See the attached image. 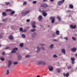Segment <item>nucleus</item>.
<instances>
[{
  "label": "nucleus",
  "mask_w": 77,
  "mask_h": 77,
  "mask_svg": "<svg viewBox=\"0 0 77 77\" xmlns=\"http://www.w3.org/2000/svg\"><path fill=\"white\" fill-rule=\"evenodd\" d=\"M2 15L3 16H6V13L5 12H3L2 13Z\"/></svg>",
  "instance_id": "nucleus-21"
},
{
  "label": "nucleus",
  "mask_w": 77,
  "mask_h": 77,
  "mask_svg": "<svg viewBox=\"0 0 77 77\" xmlns=\"http://www.w3.org/2000/svg\"><path fill=\"white\" fill-rule=\"evenodd\" d=\"M48 0H43V2H47V1H48Z\"/></svg>",
  "instance_id": "nucleus-54"
},
{
  "label": "nucleus",
  "mask_w": 77,
  "mask_h": 77,
  "mask_svg": "<svg viewBox=\"0 0 77 77\" xmlns=\"http://www.w3.org/2000/svg\"><path fill=\"white\" fill-rule=\"evenodd\" d=\"M25 57H26L27 58H28L29 57H30V55H26V56Z\"/></svg>",
  "instance_id": "nucleus-41"
},
{
  "label": "nucleus",
  "mask_w": 77,
  "mask_h": 77,
  "mask_svg": "<svg viewBox=\"0 0 77 77\" xmlns=\"http://www.w3.org/2000/svg\"><path fill=\"white\" fill-rule=\"evenodd\" d=\"M42 12L43 13V15L44 17H47V14L45 13L46 12V11L42 10Z\"/></svg>",
  "instance_id": "nucleus-5"
},
{
  "label": "nucleus",
  "mask_w": 77,
  "mask_h": 77,
  "mask_svg": "<svg viewBox=\"0 0 77 77\" xmlns=\"http://www.w3.org/2000/svg\"><path fill=\"white\" fill-rule=\"evenodd\" d=\"M69 8H70V9H72V8H73V5L72 4H70L69 5Z\"/></svg>",
  "instance_id": "nucleus-19"
},
{
  "label": "nucleus",
  "mask_w": 77,
  "mask_h": 77,
  "mask_svg": "<svg viewBox=\"0 0 77 77\" xmlns=\"http://www.w3.org/2000/svg\"><path fill=\"white\" fill-rule=\"evenodd\" d=\"M54 19V18L53 17H51L50 18V20H51Z\"/></svg>",
  "instance_id": "nucleus-33"
},
{
  "label": "nucleus",
  "mask_w": 77,
  "mask_h": 77,
  "mask_svg": "<svg viewBox=\"0 0 77 77\" xmlns=\"http://www.w3.org/2000/svg\"><path fill=\"white\" fill-rule=\"evenodd\" d=\"M42 17L41 16H39V17L38 20L39 21H41L42 20Z\"/></svg>",
  "instance_id": "nucleus-10"
},
{
  "label": "nucleus",
  "mask_w": 77,
  "mask_h": 77,
  "mask_svg": "<svg viewBox=\"0 0 77 77\" xmlns=\"http://www.w3.org/2000/svg\"><path fill=\"white\" fill-rule=\"evenodd\" d=\"M19 30L20 32H23V28H20L19 29Z\"/></svg>",
  "instance_id": "nucleus-24"
},
{
  "label": "nucleus",
  "mask_w": 77,
  "mask_h": 77,
  "mask_svg": "<svg viewBox=\"0 0 77 77\" xmlns=\"http://www.w3.org/2000/svg\"><path fill=\"white\" fill-rule=\"evenodd\" d=\"M59 31L57 30L56 31V35H59Z\"/></svg>",
  "instance_id": "nucleus-20"
},
{
  "label": "nucleus",
  "mask_w": 77,
  "mask_h": 77,
  "mask_svg": "<svg viewBox=\"0 0 77 77\" xmlns=\"http://www.w3.org/2000/svg\"><path fill=\"white\" fill-rule=\"evenodd\" d=\"M30 31H31V32H35V31H36V29H31L30 30Z\"/></svg>",
  "instance_id": "nucleus-15"
},
{
  "label": "nucleus",
  "mask_w": 77,
  "mask_h": 77,
  "mask_svg": "<svg viewBox=\"0 0 77 77\" xmlns=\"http://www.w3.org/2000/svg\"><path fill=\"white\" fill-rule=\"evenodd\" d=\"M75 56H77V54H76L75 55Z\"/></svg>",
  "instance_id": "nucleus-63"
},
{
  "label": "nucleus",
  "mask_w": 77,
  "mask_h": 77,
  "mask_svg": "<svg viewBox=\"0 0 77 77\" xmlns=\"http://www.w3.org/2000/svg\"><path fill=\"white\" fill-rule=\"evenodd\" d=\"M58 72L59 73L60 72V70L59 69H57Z\"/></svg>",
  "instance_id": "nucleus-39"
},
{
  "label": "nucleus",
  "mask_w": 77,
  "mask_h": 77,
  "mask_svg": "<svg viewBox=\"0 0 77 77\" xmlns=\"http://www.w3.org/2000/svg\"><path fill=\"white\" fill-rule=\"evenodd\" d=\"M23 45H24V44H23V43H22L20 44V47H23Z\"/></svg>",
  "instance_id": "nucleus-23"
},
{
  "label": "nucleus",
  "mask_w": 77,
  "mask_h": 77,
  "mask_svg": "<svg viewBox=\"0 0 77 77\" xmlns=\"http://www.w3.org/2000/svg\"><path fill=\"white\" fill-rule=\"evenodd\" d=\"M54 47V45H53L52 44L50 46V48H51V49H53Z\"/></svg>",
  "instance_id": "nucleus-17"
},
{
  "label": "nucleus",
  "mask_w": 77,
  "mask_h": 77,
  "mask_svg": "<svg viewBox=\"0 0 77 77\" xmlns=\"http://www.w3.org/2000/svg\"><path fill=\"white\" fill-rule=\"evenodd\" d=\"M52 35L53 36V37L54 38H55V37H56V35H55V34H52Z\"/></svg>",
  "instance_id": "nucleus-48"
},
{
  "label": "nucleus",
  "mask_w": 77,
  "mask_h": 77,
  "mask_svg": "<svg viewBox=\"0 0 77 77\" xmlns=\"http://www.w3.org/2000/svg\"><path fill=\"white\" fill-rule=\"evenodd\" d=\"M9 70H7V72H6V75H9Z\"/></svg>",
  "instance_id": "nucleus-27"
},
{
  "label": "nucleus",
  "mask_w": 77,
  "mask_h": 77,
  "mask_svg": "<svg viewBox=\"0 0 77 77\" xmlns=\"http://www.w3.org/2000/svg\"><path fill=\"white\" fill-rule=\"evenodd\" d=\"M64 76L65 77V76H66V74H65V73H63V74Z\"/></svg>",
  "instance_id": "nucleus-55"
},
{
  "label": "nucleus",
  "mask_w": 77,
  "mask_h": 77,
  "mask_svg": "<svg viewBox=\"0 0 77 77\" xmlns=\"http://www.w3.org/2000/svg\"><path fill=\"white\" fill-rule=\"evenodd\" d=\"M48 27H50V26L48 25Z\"/></svg>",
  "instance_id": "nucleus-62"
},
{
  "label": "nucleus",
  "mask_w": 77,
  "mask_h": 77,
  "mask_svg": "<svg viewBox=\"0 0 77 77\" xmlns=\"http://www.w3.org/2000/svg\"><path fill=\"white\" fill-rule=\"evenodd\" d=\"M2 21L3 22H5V21H6V19H2Z\"/></svg>",
  "instance_id": "nucleus-45"
},
{
  "label": "nucleus",
  "mask_w": 77,
  "mask_h": 77,
  "mask_svg": "<svg viewBox=\"0 0 77 77\" xmlns=\"http://www.w3.org/2000/svg\"><path fill=\"white\" fill-rule=\"evenodd\" d=\"M33 24H36V22H34Z\"/></svg>",
  "instance_id": "nucleus-59"
},
{
  "label": "nucleus",
  "mask_w": 77,
  "mask_h": 77,
  "mask_svg": "<svg viewBox=\"0 0 77 77\" xmlns=\"http://www.w3.org/2000/svg\"><path fill=\"white\" fill-rule=\"evenodd\" d=\"M69 73H66V77H68V76H69Z\"/></svg>",
  "instance_id": "nucleus-37"
},
{
  "label": "nucleus",
  "mask_w": 77,
  "mask_h": 77,
  "mask_svg": "<svg viewBox=\"0 0 77 77\" xmlns=\"http://www.w3.org/2000/svg\"><path fill=\"white\" fill-rule=\"evenodd\" d=\"M68 68L69 69H71V66H69L68 67Z\"/></svg>",
  "instance_id": "nucleus-56"
},
{
  "label": "nucleus",
  "mask_w": 77,
  "mask_h": 77,
  "mask_svg": "<svg viewBox=\"0 0 77 77\" xmlns=\"http://www.w3.org/2000/svg\"><path fill=\"white\" fill-rule=\"evenodd\" d=\"M50 1L51 2H53V1H54V0H50Z\"/></svg>",
  "instance_id": "nucleus-60"
},
{
  "label": "nucleus",
  "mask_w": 77,
  "mask_h": 77,
  "mask_svg": "<svg viewBox=\"0 0 77 77\" xmlns=\"http://www.w3.org/2000/svg\"><path fill=\"white\" fill-rule=\"evenodd\" d=\"M26 4H27V2H25L23 3V5H26Z\"/></svg>",
  "instance_id": "nucleus-46"
},
{
  "label": "nucleus",
  "mask_w": 77,
  "mask_h": 77,
  "mask_svg": "<svg viewBox=\"0 0 77 77\" xmlns=\"http://www.w3.org/2000/svg\"><path fill=\"white\" fill-rule=\"evenodd\" d=\"M32 27L33 28H36V26L35 25L33 24L32 25Z\"/></svg>",
  "instance_id": "nucleus-26"
},
{
  "label": "nucleus",
  "mask_w": 77,
  "mask_h": 77,
  "mask_svg": "<svg viewBox=\"0 0 77 77\" xmlns=\"http://www.w3.org/2000/svg\"><path fill=\"white\" fill-rule=\"evenodd\" d=\"M43 50H45V49H44V47H42L41 48Z\"/></svg>",
  "instance_id": "nucleus-53"
},
{
  "label": "nucleus",
  "mask_w": 77,
  "mask_h": 77,
  "mask_svg": "<svg viewBox=\"0 0 77 77\" xmlns=\"http://www.w3.org/2000/svg\"><path fill=\"white\" fill-rule=\"evenodd\" d=\"M38 11L39 12H41V13H42V11L41 10V9L38 10Z\"/></svg>",
  "instance_id": "nucleus-50"
},
{
  "label": "nucleus",
  "mask_w": 77,
  "mask_h": 77,
  "mask_svg": "<svg viewBox=\"0 0 77 77\" xmlns=\"http://www.w3.org/2000/svg\"><path fill=\"white\" fill-rule=\"evenodd\" d=\"M40 45L41 46H44V45H45V44H41Z\"/></svg>",
  "instance_id": "nucleus-51"
},
{
  "label": "nucleus",
  "mask_w": 77,
  "mask_h": 77,
  "mask_svg": "<svg viewBox=\"0 0 77 77\" xmlns=\"http://www.w3.org/2000/svg\"><path fill=\"white\" fill-rule=\"evenodd\" d=\"M23 32H27V30L26 29H24L23 30Z\"/></svg>",
  "instance_id": "nucleus-36"
},
{
  "label": "nucleus",
  "mask_w": 77,
  "mask_h": 77,
  "mask_svg": "<svg viewBox=\"0 0 77 77\" xmlns=\"http://www.w3.org/2000/svg\"><path fill=\"white\" fill-rule=\"evenodd\" d=\"M62 1H63V2H65V0H63Z\"/></svg>",
  "instance_id": "nucleus-61"
},
{
  "label": "nucleus",
  "mask_w": 77,
  "mask_h": 77,
  "mask_svg": "<svg viewBox=\"0 0 77 77\" xmlns=\"http://www.w3.org/2000/svg\"><path fill=\"white\" fill-rule=\"evenodd\" d=\"M3 35H4V34L3 33H2L0 34V39H1V38H3Z\"/></svg>",
  "instance_id": "nucleus-13"
},
{
  "label": "nucleus",
  "mask_w": 77,
  "mask_h": 77,
  "mask_svg": "<svg viewBox=\"0 0 77 77\" xmlns=\"http://www.w3.org/2000/svg\"><path fill=\"white\" fill-rule=\"evenodd\" d=\"M9 38L10 39H13V37L11 35L9 37Z\"/></svg>",
  "instance_id": "nucleus-31"
},
{
  "label": "nucleus",
  "mask_w": 77,
  "mask_h": 77,
  "mask_svg": "<svg viewBox=\"0 0 77 77\" xmlns=\"http://www.w3.org/2000/svg\"><path fill=\"white\" fill-rule=\"evenodd\" d=\"M0 59L2 61H4V60H5V58L2 57H1L0 58Z\"/></svg>",
  "instance_id": "nucleus-25"
},
{
  "label": "nucleus",
  "mask_w": 77,
  "mask_h": 77,
  "mask_svg": "<svg viewBox=\"0 0 77 77\" xmlns=\"http://www.w3.org/2000/svg\"><path fill=\"white\" fill-rule=\"evenodd\" d=\"M71 59L72 60V61H75V59H74V57L71 58Z\"/></svg>",
  "instance_id": "nucleus-28"
},
{
  "label": "nucleus",
  "mask_w": 77,
  "mask_h": 77,
  "mask_svg": "<svg viewBox=\"0 0 77 77\" xmlns=\"http://www.w3.org/2000/svg\"><path fill=\"white\" fill-rule=\"evenodd\" d=\"M37 51H36L37 53H38V52H39V51H40V48H39L37 47Z\"/></svg>",
  "instance_id": "nucleus-16"
},
{
  "label": "nucleus",
  "mask_w": 77,
  "mask_h": 77,
  "mask_svg": "<svg viewBox=\"0 0 77 77\" xmlns=\"http://www.w3.org/2000/svg\"><path fill=\"white\" fill-rule=\"evenodd\" d=\"M12 64V61L11 60H9L8 62V67H10V66Z\"/></svg>",
  "instance_id": "nucleus-7"
},
{
  "label": "nucleus",
  "mask_w": 77,
  "mask_h": 77,
  "mask_svg": "<svg viewBox=\"0 0 77 77\" xmlns=\"http://www.w3.org/2000/svg\"><path fill=\"white\" fill-rule=\"evenodd\" d=\"M71 50L73 52H75L77 50V49L76 48H74L71 49Z\"/></svg>",
  "instance_id": "nucleus-11"
},
{
  "label": "nucleus",
  "mask_w": 77,
  "mask_h": 77,
  "mask_svg": "<svg viewBox=\"0 0 77 77\" xmlns=\"http://www.w3.org/2000/svg\"><path fill=\"white\" fill-rule=\"evenodd\" d=\"M2 55H3L4 56L5 55V52H3L2 53Z\"/></svg>",
  "instance_id": "nucleus-49"
},
{
  "label": "nucleus",
  "mask_w": 77,
  "mask_h": 77,
  "mask_svg": "<svg viewBox=\"0 0 77 77\" xmlns=\"http://www.w3.org/2000/svg\"><path fill=\"white\" fill-rule=\"evenodd\" d=\"M64 39H66V41H67V40L68 39V37H64Z\"/></svg>",
  "instance_id": "nucleus-47"
},
{
  "label": "nucleus",
  "mask_w": 77,
  "mask_h": 77,
  "mask_svg": "<svg viewBox=\"0 0 77 77\" xmlns=\"http://www.w3.org/2000/svg\"><path fill=\"white\" fill-rule=\"evenodd\" d=\"M22 38H25V37H26V35H25L24 34H22Z\"/></svg>",
  "instance_id": "nucleus-29"
},
{
  "label": "nucleus",
  "mask_w": 77,
  "mask_h": 77,
  "mask_svg": "<svg viewBox=\"0 0 77 77\" xmlns=\"http://www.w3.org/2000/svg\"><path fill=\"white\" fill-rule=\"evenodd\" d=\"M63 3L64 2H63V1H60L58 2V5L60 6V5H62V4H63Z\"/></svg>",
  "instance_id": "nucleus-8"
},
{
  "label": "nucleus",
  "mask_w": 77,
  "mask_h": 77,
  "mask_svg": "<svg viewBox=\"0 0 77 77\" xmlns=\"http://www.w3.org/2000/svg\"><path fill=\"white\" fill-rule=\"evenodd\" d=\"M70 27L72 29H75L76 28V25L73 26L72 25H70Z\"/></svg>",
  "instance_id": "nucleus-9"
},
{
  "label": "nucleus",
  "mask_w": 77,
  "mask_h": 77,
  "mask_svg": "<svg viewBox=\"0 0 77 77\" xmlns=\"http://www.w3.org/2000/svg\"><path fill=\"white\" fill-rule=\"evenodd\" d=\"M72 38L73 39V40H74V41H75V40H76V38H75L74 37H72Z\"/></svg>",
  "instance_id": "nucleus-38"
},
{
  "label": "nucleus",
  "mask_w": 77,
  "mask_h": 77,
  "mask_svg": "<svg viewBox=\"0 0 77 77\" xmlns=\"http://www.w3.org/2000/svg\"><path fill=\"white\" fill-rule=\"evenodd\" d=\"M13 51H11V53H15L16 51H17L16 50H18V48H14L13 49Z\"/></svg>",
  "instance_id": "nucleus-4"
},
{
  "label": "nucleus",
  "mask_w": 77,
  "mask_h": 77,
  "mask_svg": "<svg viewBox=\"0 0 77 77\" xmlns=\"http://www.w3.org/2000/svg\"><path fill=\"white\" fill-rule=\"evenodd\" d=\"M37 77H40V75H37Z\"/></svg>",
  "instance_id": "nucleus-58"
},
{
  "label": "nucleus",
  "mask_w": 77,
  "mask_h": 77,
  "mask_svg": "<svg viewBox=\"0 0 77 77\" xmlns=\"http://www.w3.org/2000/svg\"><path fill=\"white\" fill-rule=\"evenodd\" d=\"M15 12L14 11H12L11 14H15Z\"/></svg>",
  "instance_id": "nucleus-32"
},
{
  "label": "nucleus",
  "mask_w": 77,
  "mask_h": 77,
  "mask_svg": "<svg viewBox=\"0 0 77 77\" xmlns=\"http://www.w3.org/2000/svg\"><path fill=\"white\" fill-rule=\"evenodd\" d=\"M6 11V12H12V10L11 9H7Z\"/></svg>",
  "instance_id": "nucleus-18"
},
{
  "label": "nucleus",
  "mask_w": 77,
  "mask_h": 77,
  "mask_svg": "<svg viewBox=\"0 0 77 77\" xmlns=\"http://www.w3.org/2000/svg\"><path fill=\"white\" fill-rule=\"evenodd\" d=\"M61 51L62 53H64V54H65V50L64 49H63L61 50Z\"/></svg>",
  "instance_id": "nucleus-14"
},
{
  "label": "nucleus",
  "mask_w": 77,
  "mask_h": 77,
  "mask_svg": "<svg viewBox=\"0 0 77 77\" xmlns=\"http://www.w3.org/2000/svg\"><path fill=\"white\" fill-rule=\"evenodd\" d=\"M9 46H7L6 47L5 49V50H8V49H9Z\"/></svg>",
  "instance_id": "nucleus-42"
},
{
  "label": "nucleus",
  "mask_w": 77,
  "mask_h": 77,
  "mask_svg": "<svg viewBox=\"0 0 77 77\" xmlns=\"http://www.w3.org/2000/svg\"><path fill=\"white\" fill-rule=\"evenodd\" d=\"M36 35H37L36 33V32H34L32 34V37L33 38L35 37V36H36Z\"/></svg>",
  "instance_id": "nucleus-12"
},
{
  "label": "nucleus",
  "mask_w": 77,
  "mask_h": 77,
  "mask_svg": "<svg viewBox=\"0 0 77 77\" xmlns=\"http://www.w3.org/2000/svg\"><path fill=\"white\" fill-rule=\"evenodd\" d=\"M54 41H57V39H55L54 40Z\"/></svg>",
  "instance_id": "nucleus-57"
},
{
  "label": "nucleus",
  "mask_w": 77,
  "mask_h": 77,
  "mask_svg": "<svg viewBox=\"0 0 77 77\" xmlns=\"http://www.w3.org/2000/svg\"><path fill=\"white\" fill-rule=\"evenodd\" d=\"M48 68L49 71H53V66L50 65L48 66Z\"/></svg>",
  "instance_id": "nucleus-6"
},
{
  "label": "nucleus",
  "mask_w": 77,
  "mask_h": 77,
  "mask_svg": "<svg viewBox=\"0 0 77 77\" xmlns=\"http://www.w3.org/2000/svg\"><path fill=\"white\" fill-rule=\"evenodd\" d=\"M36 64H37V65H45V63L41 61H38L37 63H36Z\"/></svg>",
  "instance_id": "nucleus-2"
},
{
  "label": "nucleus",
  "mask_w": 77,
  "mask_h": 77,
  "mask_svg": "<svg viewBox=\"0 0 77 77\" xmlns=\"http://www.w3.org/2000/svg\"><path fill=\"white\" fill-rule=\"evenodd\" d=\"M57 19L59 20V21H61V18H60V17L59 16H57Z\"/></svg>",
  "instance_id": "nucleus-22"
},
{
  "label": "nucleus",
  "mask_w": 77,
  "mask_h": 77,
  "mask_svg": "<svg viewBox=\"0 0 77 77\" xmlns=\"http://www.w3.org/2000/svg\"><path fill=\"white\" fill-rule=\"evenodd\" d=\"M5 5H9V2H6L5 3Z\"/></svg>",
  "instance_id": "nucleus-40"
},
{
  "label": "nucleus",
  "mask_w": 77,
  "mask_h": 77,
  "mask_svg": "<svg viewBox=\"0 0 77 77\" xmlns=\"http://www.w3.org/2000/svg\"><path fill=\"white\" fill-rule=\"evenodd\" d=\"M72 63H73V64H74V63H75V62L74 61H72Z\"/></svg>",
  "instance_id": "nucleus-52"
},
{
  "label": "nucleus",
  "mask_w": 77,
  "mask_h": 77,
  "mask_svg": "<svg viewBox=\"0 0 77 77\" xmlns=\"http://www.w3.org/2000/svg\"><path fill=\"white\" fill-rule=\"evenodd\" d=\"M37 3V2L36 1H33V4H36Z\"/></svg>",
  "instance_id": "nucleus-35"
},
{
  "label": "nucleus",
  "mask_w": 77,
  "mask_h": 77,
  "mask_svg": "<svg viewBox=\"0 0 77 77\" xmlns=\"http://www.w3.org/2000/svg\"><path fill=\"white\" fill-rule=\"evenodd\" d=\"M2 46V45H0V47H1V46Z\"/></svg>",
  "instance_id": "nucleus-64"
},
{
  "label": "nucleus",
  "mask_w": 77,
  "mask_h": 77,
  "mask_svg": "<svg viewBox=\"0 0 77 77\" xmlns=\"http://www.w3.org/2000/svg\"><path fill=\"white\" fill-rule=\"evenodd\" d=\"M52 23H54V19H53L51 21Z\"/></svg>",
  "instance_id": "nucleus-30"
},
{
  "label": "nucleus",
  "mask_w": 77,
  "mask_h": 77,
  "mask_svg": "<svg viewBox=\"0 0 77 77\" xmlns=\"http://www.w3.org/2000/svg\"><path fill=\"white\" fill-rule=\"evenodd\" d=\"M30 12V11H23L22 12V15L23 16H25L27 14H29Z\"/></svg>",
  "instance_id": "nucleus-1"
},
{
  "label": "nucleus",
  "mask_w": 77,
  "mask_h": 77,
  "mask_svg": "<svg viewBox=\"0 0 77 77\" xmlns=\"http://www.w3.org/2000/svg\"><path fill=\"white\" fill-rule=\"evenodd\" d=\"M41 7L43 8H47L48 7V5L47 4H42L40 5Z\"/></svg>",
  "instance_id": "nucleus-3"
},
{
  "label": "nucleus",
  "mask_w": 77,
  "mask_h": 77,
  "mask_svg": "<svg viewBox=\"0 0 77 77\" xmlns=\"http://www.w3.org/2000/svg\"><path fill=\"white\" fill-rule=\"evenodd\" d=\"M53 57H55V58L57 57V56H56V55L55 54L54 55Z\"/></svg>",
  "instance_id": "nucleus-43"
},
{
  "label": "nucleus",
  "mask_w": 77,
  "mask_h": 77,
  "mask_svg": "<svg viewBox=\"0 0 77 77\" xmlns=\"http://www.w3.org/2000/svg\"><path fill=\"white\" fill-rule=\"evenodd\" d=\"M30 20H29V19H27L26 21L27 23H29V22H30Z\"/></svg>",
  "instance_id": "nucleus-44"
},
{
  "label": "nucleus",
  "mask_w": 77,
  "mask_h": 77,
  "mask_svg": "<svg viewBox=\"0 0 77 77\" xmlns=\"http://www.w3.org/2000/svg\"><path fill=\"white\" fill-rule=\"evenodd\" d=\"M13 64L14 65H17V64H18V62H14Z\"/></svg>",
  "instance_id": "nucleus-34"
}]
</instances>
